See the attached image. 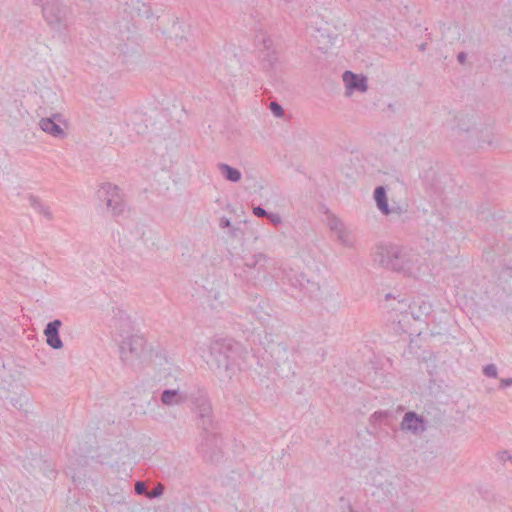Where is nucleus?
<instances>
[{"instance_id":"nucleus-16","label":"nucleus","mask_w":512,"mask_h":512,"mask_svg":"<svg viewBox=\"0 0 512 512\" xmlns=\"http://www.w3.org/2000/svg\"><path fill=\"white\" fill-rule=\"evenodd\" d=\"M62 325L61 320L55 319L47 323L44 329V335L46 336L47 344L53 349H61L63 342L59 335V329Z\"/></svg>"},{"instance_id":"nucleus-11","label":"nucleus","mask_w":512,"mask_h":512,"mask_svg":"<svg viewBox=\"0 0 512 512\" xmlns=\"http://www.w3.org/2000/svg\"><path fill=\"white\" fill-rule=\"evenodd\" d=\"M193 388L181 389L179 386L172 389H164L160 394V402L163 406H183L189 403Z\"/></svg>"},{"instance_id":"nucleus-37","label":"nucleus","mask_w":512,"mask_h":512,"mask_svg":"<svg viewBox=\"0 0 512 512\" xmlns=\"http://www.w3.org/2000/svg\"><path fill=\"white\" fill-rule=\"evenodd\" d=\"M427 48V43H422L421 45H419V50L420 51H425Z\"/></svg>"},{"instance_id":"nucleus-24","label":"nucleus","mask_w":512,"mask_h":512,"mask_svg":"<svg viewBox=\"0 0 512 512\" xmlns=\"http://www.w3.org/2000/svg\"><path fill=\"white\" fill-rule=\"evenodd\" d=\"M278 58L274 51L267 52L265 56L263 57V63L265 67H273V65L277 62Z\"/></svg>"},{"instance_id":"nucleus-13","label":"nucleus","mask_w":512,"mask_h":512,"mask_svg":"<svg viewBox=\"0 0 512 512\" xmlns=\"http://www.w3.org/2000/svg\"><path fill=\"white\" fill-rule=\"evenodd\" d=\"M267 255L256 253L244 261L243 272L246 274L247 281L256 279L260 274L266 272Z\"/></svg>"},{"instance_id":"nucleus-4","label":"nucleus","mask_w":512,"mask_h":512,"mask_svg":"<svg viewBox=\"0 0 512 512\" xmlns=\"http://www.w3.org/2000/svg\"><path fill=\"white\" fill-rule=\"evenodd\" d=\"M189 403L197 416V425L201 430L208 431L218 429V423L215 421L211 401L203 388L198 386L193 387V394L191 395Z\"/></svg>"},{"instance_id":"nucleus-20","label":"nucleus","mask_w":512,"mask_h":512,"mask_svg":"<svg viewBox=\"0 0 512 512\" xmlns=\"http://www.w3.org/2000/svg\"><path fill=\"white\" fill-rule=\"evenodd\" d=\"M218 169L223 177L230 182H239L241 180V171L225 163H219Z\"/></svg>"},{"instance_id":"nucleus-27","label":"nucleus","mask_w":512,"mask_h":512,"mask_svg":"<svg viewBox=\"0 0 512 512\" xmlns=\"http://www.w3.org/2000/svg\"><path fill=\"white\" fill-rule=\"evenodd\" d=\"M266 217L269 219V221L274 226H278L282 222V218H281V216L278 213H271V212H269Z\"/></svg>"},{"instance_id":"nucleus-34","label":"nucleus","mask_w":512,"mask_h":512,"mask_svg":"<svg viewBox=\"0 0 512 512\" xmlns=\"http://www.w3.org/2000/svg\"><path fill=\"white\" fill-rule=\"evenodd\" d=\"M466 59H467V54L465 52H460L458 53L457 55V61L460 63V64H464L466 62Z\"/></svg>"},{"instance_id":"nucleus-17","label":"nucleus","mask_w":512,"mask_h":512,"mask_svg":"<svg viewBox=\"0 0 512 512\" xmlns=\"http://www.w3.org/2000/svg\"><path fill=\"white\" fill-rule=\"evenodd\" d=\"M343 81L347 90L365 92L368 89L367 78L363 75H358L352 71H345L343 73Z\"/></svg>"},{"instance_id":"nucleus-10","label":"nucleus","mask_w":512,"mask_h":512,"mask_svg":"<svg viewBox=\"0 0 512 512\" xmlns=\"http://www.w3.org/2000/svg\"><path fill=\"white\" fill-rule=\"evenodd\" d=\"M286 279L291 287L299 290V292L309 298L317 296L320 291L319 283L307 278V276L302 272L291 270L286 274Z\"/></svg>"},{"instance_id":"nucleus-40","label":"nucleus","mask_w":512,"mask_h":512,"mask_svg":"<svg viewBox=\"0 0 512 512\" xmlns=\"http://www.w3.org/2000/svg\"><path fill=\"white\" fill-rule=\"evenodd\" d=\"M51 475H47V477H53V478H56V475H57V472L54 471V470H51L50 471Z\"/></svg>"},{"instance_id":"nucleus-26","label":"nucleus","mask_w":512,"mask_h":512,"mask_svg":"<svg viewBox=\"0 0 512 512\" xmlns=\"http://www.w3.org/2000/svg\"><path fill=\"white\" fill-rule=\"evenodd\" d=\"M270 110L276 117H282L285 113L283 107L276 101L270 103Z\"/></svg>"},{"instance_id":"nucleus-2","label":"nucleus","mask_w":512,"mask_h":512,"mask_svg":"<svg viewBox=\"0 0 512 512\" xmlns=\"http://www.w3.org/2000/svg\"><path fill=\"white\" fill-rule=\"evenodd\" d=\"M99 462L115 470L118 480H126L134 476L132 465L135 455L125 442H117L113 447H104L98 454Z\"/></svg>"},{"instance_id":"nucleus-9","label":"nucleus","mask_w":512,"mask_h":512,"mask_svg":"<svg viewBox=\"0 0 512 512\" xmlns=\"http://www.w3.org/2000/svg\"><path fill=\"white\" fill-rule=\"evenodd\" d=\"M98 197L105 202L114 217L121 216L126 210V203L120 188L111 183H104L98 190Z\"/></svg>"},{"instance_id":"nucleus-5","label":"nucleus","mask_w":512,"mask_h":512,"mask_svg":"<svg viewBox=\"0 0 512 512\" xmlns=\"http://www.w3.org/2000/svg\"><path fill=\"white\" fill-rule=\"evenodd\" d=\"M139 4V0L127 1L123 9L124 14L127 15L123 17L124 23L122 24L121 21L116 23V29L118 30L117 37L120 41L118 43V48L124 54L129 52V45L136 43L135 32L133 29L135 28V16L140 15Z\"/></svg>"},{"instance_id":"nucleus-7","label":"nucleus","mask_w":512,"mask_h":512,"mask_svg":"<svg viewBox=\"0 0 512 512\" xmlns=\"http://www.w3.org/2000/svg\"><path fill=\"white\" fill-rule=\"evenodd\" d=\"M270 354L278 373L282 377H289L295 374L297 358V349L295 347H290L284 342L276 343L271 345Z\"/></svg>"},{"instance_id":"nucleus-6","label":"nucleus","mask_w":512,"mask_h":512,"mask_svg":"<svg viewBox=\"0 0 512 512\" xmlns=\"http://www.w3.org/2000/svg\"><path fill=\"white\" fill-rule=\"evenodd\" d=\"M196 450L205 462L218 463L223 458V452L222 437L217 429L201 430Z\"/></svg>"},{"instance_id":"nucleus-35","label":"nucleus","mask_w":512,"mask_h":512,"mask_svg":"<svg viewBox=\"0 0 512 512\" xmlns=\"http://www.w3.org/2000/svg\"><path fill=\"white\" fill-rule=\"evenodd\" d=\"M503 274L509 278H512V268L511 267H505L503 269Z\"/></svg>"},{"instance_id":"nucleus-23","label":"nucleus","mask_w":512,"mask_h":512,"mask_svg":"<svg viewBox=\"0 0 512 512\" xmlns=\"http://www.w3.org/2000/svg\"><path fill=\"white\" fill-rule=\"evenodd\" d=\"M497 460L503 464L507 470H512V453L504 450L496 454Z\"/></svg>"},{"instance_id":"nucleus-41","label":"nucleus","mask_w":512,"mask_h":512,"mask_svg":"<svg viewBox=\"0 0 512 512\" xmlns=\"http://www.w3.org/2000/svg\"><path fill=\"white\" fill-rule=\"evenodd\" d=\"M152 401L154 402V406H158V402L154 397H152V399L149 401V405L151 404Z\"/></svg>"},{"instance_id":"nucleus-30","label":"nucleus","mask_w":512,"mask_h":512,"mask_svg":"<svg viewBox=\"0 0 512 512\" xmlns=\"http://www.w3.org/2000/svg\"><path fill=\"white\" fill-rule=\"evenodd\" d=\"M510 386H512V378L511 377L503 378L500 380V385H499L500 389H505Z\"/></svg>"},{"instance_id":"nucleus-36","label":"nucleus","mask_w":512,"mask_h":512,"mask_svg":"<svg viewBox=\"0 0 512 512\" xmlns=\"http://www.w3.org/2000/svg\"><path fill=\"white\" fill-rule=\"evenodd\" d=\"M231 230L229 231V234L231 237H237V233L240 231L238 228L230 227Z\"/></svg>"},{"instance_id":"nucleus-33","label":"nucleus","mask_w":512,"mask_h":512,"mask_svg":"<svg viewBox=\"0 0 512 512\" xmlns=\"http://www.w3.org/2000/svg\"><path fill=\"white\" fill-rule=\"evenodd\" d=\"M219 226L222 229L230 228L231 227V221L225 217L221 218Z\"/></svg>"},{"instance_id":"nucleus-19","label":"nucleus","mask_w":512,"mask_h":512,"mask_svg":"<svg viewBox=\"0 0 512 512\" xmlns=\"http://www.w3.org/2000/svg\"><path fill=\"white\" fill-rule=\"evenodd\" d=\"M147 483L148 482H135V492L139 495L145 494L149 499H153L162 495L164 487L161 485V482H158V485L155 486L150 492H148Z\"/></svg>"},{"instance_id":"nucleus-21","label":"nucleus","mask_w":512,"mask_h":512,"mask_svg":"<svg viewBox=\"0 0 512 512\" xmlns=\"http://www.w3.org/2000/svg\"><path fill=\"white\" fill-rule=\"evenodd\" d=\"M328 226L330 228V230L334 231L338 238L343 242L345 243L346 242V233H345V230H344V224L342 223V221L337 218L336 216L334 215H330L328 217Z\"/></svg>"},{"instance_id":"nucleus-1","label":"nucleus","mask_w":512,"mask_h":512,"mask_svg":"<svg viewBox=\"0 0 512 512\" xmlns=\"http://www.w3.org/2000/svg\"><path fill=\"white\" fill-rule=\"evenodd\" d=\"M240 344L231 339L216 340L210 347L211 369L220 381L230 380L238 368Z\"/></svg>"},{"instance_id":"nucleus-29","label":"nucleus","mask_w":512,"mask_h":512,"mask_svg":"<svg viewBox=\"0 0 512 512\" xmlns=\"http://www.w3.org/2000/svg\"><path fill=\"white\" fill-rule=\"evenodd\" d=\"M253 213L257 216V217H266L268 215L269 212H267L264 208H262L261 206H257V207H254L253 208Z\"/></svg>"},{"instance_id":"nucleus-15","label":"nucleus","mask_w":512,"mask_h":512,"mask_svg":"<svg viewBox=\"0 0 512 512\" xmlns=\"http://www.w3.org/2000/svg\"><path fill=\"white\" fill-rule=\"evenodd\" d=\"M63 116L60 113L53 114L50 117L42 118L39 122L40 128L57 138H64L66 133L60 127L59 123L62 122Z\"/></svg>"},{"instance_id":"nucleus-39","label":"nucleus","mask_w":512,"mask_h":512,"mask_svg":"<svg viewBox=\"0 0 512 512\" xmlns=\"http://www.w3.org/2000/svg\"><path fill=\"white\" fill-rule=\"evenodd\" d=\"M45 205L40 203L36 208L35 210H37L39 213H41V208H43Z\"/></svg>"},{"instance_id":"nucleus-3","label":"nucleus","mask_w":512,"mask_h":512,"mask_svg":"<svg viewBox=\"0 0 512 512\" xmlns=\"http://www.w3.org/2000/svg\"><path fill=\"white\" fill-rule=\"evenodd\" d=\"M418 262L419 255L407 247L392 245L382 248L380 252V264L383 267L409 276H415Z\"/></svg>"},{"instance_id":"nucleus-18","label":"nucleus","mask_w":512,"mask_h":512,"mask_svg":"<svg viewBox=\"0 0 512 512\" xmlns=\"http://www.w3.org/2000/svg\"><path fill=\"white\" fill-rule=\"evenodd\" d=\"M374 199L376 201L378 209L384 214L389 215L393 212L389 208L386 189L383 186H377L374 190Z\"/></svg>"},{"instance_id":"nucleus-25","label":"nucleus","mask_w":512,"mask_h":512,"mask_svg":"<svg viewBox=\"0 0 512 512\" xmlns=\"http://www.w3.org/2000/svg\"><path fill=\"white\" fill-rule=\"evenodd\" d=\"M483 374H484L486 377H489V378H497V376H498V370H497L496 365H494V364H488V365L484 366V368H483Z\"/></svg>"},{"instance_id":"nucleus-12","label":"nucleus","mask_w":512,"mask_h":512,"mask_svg":"<svg viewBox=\"0 0 512 512\" xmlns=\"http://www.w3.org/2000/svg\"><path fill=\"white\" fill-rule=\"evenodd\" d=\"M145 341L140 336H130L121 341L119 346L121 358L124 362H131L144 351Z\"/></svg>"},{"instance_id":"nucleus-32","label":"nucleus","mask_w":512,"mask_h":512,"mask_svg":"<svg viewBox=\"0 0 512 512\" xmlns=\"http://www.w3.org/2000/svg\"><path fill=\"white\" fill-rule=\"evenodd\" d=\"M29 202H30V205H31L34 209H35V208H36V207L41 203V201L39 200V198H38V197H36V196H33V195H31V196L29 197Z\"/></svg>"},{"instance_id":"nucleus-43","label":"nucleus","mask_w":512,"mask_h":512,"mask_svg":"<svg viewBox=\"0 0 512 512\" xmlns=\"http://www.w3.org/2000/svg\"><path fill=\"white\" fill-rule=\"evenodd\" d=\"M180 41H181V42H184V41L186 42V41H187V39H186V38L181 37V38H180Z\"/></svg>"},{"instance_id":"nucleus-22","label":"nucleus","mask_w":512,"mask_h":512,"mask_svg":"<svg viewBox=\"0 0 512 512\" xmlns=\"http://www.w3.org/2000/svg\"><path fill=\"white\" fill-rule=\"evenodd\" d=\"M392 416L393 413L391 411H376L371 415L370 421L372 424L388 423L389 418Z\"/></svg>"},{"instance_id":"nucleus-31","label":"nucleus","mask_w":512,"mask_h":512,"mask_svg":"<svg viewBox=\"0 0 512 512\" xmlns=\"http://www.w3.org/2000/svg\"><path fill=\"white\" fill-rule=\"evenodd\" d=\"M45 218L51 220L53 218V214L48 206H44L41 208V213Z\"/></svg>"},{"instance_id":"nucleus-28","label":"nucleus","mask_w":512,"mask_h":512,"mask_svg":"<svg viewBox=\"0 0 512 512\" xmlns=\"http://www.w3.org/2000/svg\"><path fill=\"white\" fill-rule=\"evenodd\" d=\"M284 2L287 6V9H290V10H296L297 8H299L302 5L301 0H284Z\"/></svg>"},{"instance_id":"nucleus-14","label":"nucleus","mask_w":512,"mask_h":512,"mask_svg":"<svg viewBox=\"0 0 512 512\" xmlns=\"http://www.w3.org/2000/svg\"><path fill=\"white\" fill-rule=\"evenodd\" d=\"M400 427L401 430L411 432L414 435L422 434L427 429L425 419L414 411L405 413Z\"/></svg>"},{"instance_id":"nucleus-42","label":"nucleus","mask_w":512,"mask_h":512,"mask_svg":"<svg viewBox=\"0 0 512 512\" xmlns=\"http://www.w3.org/2000/svg\"><path fill=\"white\" fill-rule=\"evenodd\" d=\"M263 42H264V46H265L266 48L268 47V43H271V41H270V40H264Z\"/></svg>"},{"instance_id":"nucleus-38","label":"nucleus","mask_w":512,"mask_h":512,"mask_svg":"<svg viewBox=\"0 0 512 512\" xmlns=\"http://www.w3.org/2000/svg\"><path fill=\"white\" fill-rule=\"evenodd\" d=\"M45 205L40 203L36 208L35 210H37L39 213H41V208H43Z\"/></svg>"},{"instance_id":"nucleus-8","label":"nucleus","mask_w":512,"mask_h":512,"mask_svg":"<svg viewBox=\"0 0 512 512\" xmlns=\"http://www.w3.org/2000/svg\"><path fill=\"white\" fill-rule=\"evenodd\" d=\"M42 13L47 24L54 30L66 29L69 24V8L59 0H46Z\"/></svg>"}]
</instances>
